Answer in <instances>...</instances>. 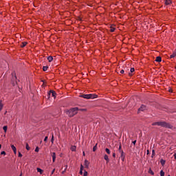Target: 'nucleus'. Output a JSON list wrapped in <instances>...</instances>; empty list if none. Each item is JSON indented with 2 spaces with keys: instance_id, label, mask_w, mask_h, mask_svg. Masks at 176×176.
I'll list each match as a JSON object with an SVG mask.
<instances>
[{
  "instance_id": "nucleus-33",
  "label": "nucleus",
  "mask_w": 176,
  "mask_h": 176,
  "mask_svg": "<svg viewBox=\"0 0 176 176\" xmlns=\"http://www.w3.org/2000/svg\"><path fill=\"white\" fill-rule=\"evenodd\" d=\"M155 156V150H152V157Z\"/></svg>"
},
{
  "instance_id": "nucleus-32",
  "label": "nucleus",
  "mask_w": 176,
  "mask_h": 176,
  "mask_svg": "<svg viewBox=\"0 0 176 176\" xmlns=\"http://www.w3.org/2000/svg\"><path fill=\"white\" fill-rule=\"evenodd\" d=\"M35 152H39V147H36Z\"/></svg>"
},
{
  "instance_id": "nucleus-3",
  "label": "nucleus",
  "mask_w": 176,
  "mask_h": 176,
  "mask_svg": "<svg viewBox=\"0 0 176 176\" xmlns=\"http://www.w3.org/2000/svg\"><path fill=\"white\" fill-rule=\"evenodd\" d=\"M82 98H86L87 100H90L93 98H97V95L96 94H82L80 96Z\"/></svg>"
},
{
  "instance_id": "nucleus-35",
  "label": "nucleus",
  "mask_w": 176,
  "mask_h": 176,
  "mask_svg": "<svg viewBox=\"0 0 176 176\" xmlns=\"http://www.w3.org/2000/svg\"><path fill=\"white\" fill-rule=\"evenodd\" d=\"M67 168H68V166H66V168H65V170H63L62 172V174H64V173H65V170H67Z\"/></svg>"
},
{
  "instance_id": "nucleus-8",
  "label": "nucleus",
  "mask_w": 176,
  "mask_h": 176,
  "mask_svg": "<svg viewBox=\"0 0 176 176\" xmlns=\"http://www.w3.org/2000/svg\"><path fill=\"white\" fill-rule=\"evenodd\" d=\"M134 71H135L134 67L131 68L130 73H129V76H131L133 75L132 74L133 72H134Z\"/></svg>"
},
{
  "instance_id": "nucleus-37",
  "label": "nucleus",
  "mask_w": 176,
  "mask_h": 176,
  "mask_svg": "<svg viewBox=\"0 0 176 176\" xmlns=\"http://www.w3.org/2000/svg\"><path fill=\"white\" fill-rule=\"evenodd\" d=\"M80 170L83 171V165H81V166H80Z\"/></svg>"
},
{
  "instance_id": "nucleus-18",
  "label": "nucleus",
  "mask_w": 176,
  "mask_h": 176,
  "mask_svg": "<svg viewBox=\"0 0 176 176\" xmlns=\"http://www.w3.org/2000/svg\"><path fill=\"white\" fill-rule=\"evenodd\" d=\"M37 172L40 173V174H43V170L41 169V168H37Z\"/></svg>"
},
{
  "instance_id": "nucleus-24",
  "label": "nucleus",
  "mask_w": 176,
  "mask_h": 176,
  "mask_svg": "<svg viewBox=\"0 0 176 176\" xmlns=\"http://www.w3.org/2000/svg\"><path fill=\"white\" fill-rule=\"evenodd\" d=\"M25 148L27 149V151H30V149H31V148H30V146L28 145V143H26Z\"/></svg>"
},
{
  "instance_id": "nucleus-10",
  "label": "nucleus",
  "mask_w": 176,
  "mask_h": 176,
  "mask_svg": "<svg viewBox=\"0 0 176 176\" xmlns=\"http://www.w3.org/2000/svg\"><path fill=\"white\" fill-rule=\"evenodd\" d=\"M89 162L87 161V160H85V166L86 168H89Z\"/></svg>"
},
{
  "instance_id": "nucleus-21",
  "label": "nucleus",
  "mask_w": 176,
  "mask_h": 176,
  "mask_svg": "<svg viewBox=\"0 0 176 176\" xmlns=\"http://www.w3.org/2000/svg\"><path fill=\"white\" fill-rule=\"evenodd\" d=\"M105 152H107L108 155H111V150H109V148H105Z\"/></svg>"
},
{
  "instance_id": "nucleus-4",
  "label": "nucleus",
  "mask_w": 176,
  "mask_h": 176,
  "mask_svg": "<svg viewBox=\"0 0 176 176\" xmlns=\"http://www.w3.org/2000/svg\"><path fill=\"white\" fill-rule=\"evenodd\" d=\"M12 82H13L12 85L14 86H16L17 85V76H16V74L14 73H12Z\"/></svg>"
},
{
  "instance_id": "nucleus-5",
  "label": "nucleus",
  "mask_w": 176,
  "mask_h": 176,
  "mask_svg": "<svg viewBox=\"0 0 176 176\" xmlns=\"http://www.w3.org/2000/svg\"><path fill=\"white\" fill-rule=\"evenodd\" d=\"M144 111H146V106L142 104L138 110V113H140V112H144Z\"/></svg>"
},
{
  "instance_id": "nucleus-28",
  "label": "nucleus",
  "mask_w": 176,
  "mask_h": 176,
  "mask_svg": "<svg viewBox=\"0 0 176 176\" xmlns=\"http://www.w3.org/2000/svg\"><path fill=\"white\" fill-rule=\"evenodd\" d=\"M160 176H164V171H163V170H161L160 171Z\"/></svg>"
},
{
  "instance_id": "nucleus-19",
  "label": "nucleus",
  "mask_w": 176,
  "mask_h": 176,
  "mask_svg": "<svg viewBox=\"0 0 176 176\" xmlns=\"http://www.w3.org/2000/svg\"><path fill=\"white\" fill-rule=\"evenodd\" d=\"M160 163H161L162 166H164V164H166V160H160Z\"/></svg>"
},
{
  "instance_id": "nucleus-9",
  "label": "nucleus",
  "mask_w": 176,
  "mask_h": 176,
  "mask_svg": "<svg viewBox=\"0 0 176 176\" xmlns=\"http://www.w3.org/2000/svg\"><path fill=\"white\" fill-rule=\"evenodd\" d=\"M104 160H106L107 163H109V157H108V155H104Z\"/></svg>"
},
{
  "instance_id": "nucleus-11",
  "label": "nucleus",
  "mask_w": 176,
  "mask_h": 176,
  "mask_svg": "<svg viewBox=\"0 0 176 176\" xmlns=\"http://www.w3.org/2000/svg\"><path fill=\"white\" fill-rule=\"evenodd\" d=\"M155 61H157V63H161V61H162V57H160V56H157V57H156V59H155Z\"/></svg>"
},
{
  "instance_id": "nucleus-15",
  "label": "nucleus",
  "mask_w": 176,
  "mask_h": 176,
  "mask_svg": "<svg viewBox=\"0 0 176 176\" xmlns=\"http://www.w3.org/2000/svg\"><path fill=\"white\" fill-rule=\"evenodd\" d=\"M71 151L75 152V151H76V146H72Z\"/></svg>"
},
{
  "instance_id": "nucleus-16",
  "label": "nucleus",
  "mask_w": 176,
  "mask_h": 176,
  "mask_svg": "<svg viewBox=\"0 0 176 176\" xmlns=\"http://www.w3.org/2000/svg\"><path fill=\"white\" fill-rule=\"evenodd\" d=\"M165 5H171V0H166Z\"/></svg>"
},
{
  "instance_id": "nucleus-50",
  "label": "nucleus",
  "mask_w": 176,
  "mask_h": 176,
  "mask_svg": "<svg viewBox=\"0 0 176 176\" xmlns=\"http://www.w3.org/2000/svg\"><path fill=\"white\" fill-rule=\"evenodd\" d=\"M83 155H84V156H85V152H83Z\"/></svg>"
},
{
  "instance_id": "nucleus-39",
  "label": "nucleus",
  "mask_w": 176,
  "mask_h": 176,
  "mask_svg": "<svg viewBox=\"0 0 176 176\" xmlns=\"http://www.w3.org/2000/svg\"><path fill=\"white\" fill-rule=\"evenodd\" d=\"M47 136H46L45 138H44V141H45V142H46V141H47Z\"/></svg>"
},
{
  "instance_id": "nucleus-40",
  "label": "nucleus",
  "mask_w": 176,
  "mask_h": 176,
  "mask_svg": "<svg viewBox=\"0 0 176 176\" xmlns=\"http://www.w3.org/2000/svg\"><path fill=\"white\" fill-rule=\"evenodd\" d=\"M124 157H121V160H122V162H124Z\"/></svg>"
},
{
  "instance_id": "nucleus-6",
  "label": "nucleus",
  "mask_w": 176,
  "mask_h": 176,
  "mask_svg": "<svg viewBox=\"0 0 176 176\" xmlns=\"http://www.w3.org/2000/svg\"><path fill=\"white\" fill-rule=\"evenodd\" d=\"M52 162L53 163H54L56 162V153H52Z\"/></svg>"
},
{
  "instance_id": "nucleus-42",
  "label": "nucleus",
  "mask_w": 176,
  "mask_h": 176,
  "mask_svg": "<svg viewBox=\"0 0 176 176\" xmlns=\"http://www.w3.org/2000/svg\"><path fill=\"white\" fill-rule=\"evenodd\" d=\"M84 176H87V171H85V172L84 173Z\"/></svg>"
},
{
  "instance_id": "nucleus-43",
  "label": "nucleus",
  "mask_w": 176,
  "mask_h": 176,
  "mask_svg": "<svg viewBox=\"0 0 176 176\" xmlns=\"http://www.w3.org/2000/svg\"><path fill=\"white\" fill-rule=\"evenodd\" d=\"M120 74H124V70L122 69V70L120 71Z\"/></svg>"
},
{
  "instance_id": "nucleus-38",
  "label": "nucleus",
  "mask_w": 176,
  "mask_h": 176,
  "mask_svg": "<svg viewBox=\"0 0 176 176\" xmlns=\"http://www.w3.org/2000/svg\"><path fill=\"white\" fill-rule=\"evenodd\" d=\"M1 155H6V152L2 151V152L1 153Z\"/></svg>"
},
{
  "instance_id": "nucleus-44",
  "label": "nucleus",
  "mask_w": 176,
  "mask_h": 176,
  "mask_svg": "<svg viewBox=\"0 0 176 176\" xmlns=\"http://www.w3.org/2000/svg\"><path fill=\"white\" fill-rule=\"evenodd\" d=\"M113 157H116V154L115 153H113Z\"/></svg>"
},
{
  "instance_id": "nucleus-1",
  "label": "nucleus",
  "mask_w": 176,
  "mask_h": 176,
  "mask_svg": "<svg viewBox=\"0 0 176 176\" xmlns=\"http://www.w3.org/2000/svg\"><path fill=\"white\" fill-rule=\"evenodd\" d=\"M152 126H161V127H166V129H173V126L166 122H153Z\"/></svg>"
},
{
  "instance_id": "nucleus-46",
  "label": "nucleus",
  "mask_w": 176,
  "mask_h": 176,
  "mask_svg": "<svg viewBox=\"0 0 176 176\" xmlns=\"http://www.w3.org/2000/svg\"><path fill=\"white\" fill-rule=\"evenodd\" d=\"M147 155H149V150H147Z\"/></svg>"
},
{
  "instance_id": "nucleus-41",
  "label": "nucleus",
  "mask_w": 176,
  "mask_h": 176,
  "mask_svg": "<svg viewBox=\"0 0 176 176\" xmlns=\"http://www.w3.org/2000/svg\"><path fill=\"white\" fill-rule=\"evenodd\" d=\"M136 142H137V140H135V141L132 142V144H133V145H135Z\"/></svg>"
},
{
  "instance_id": "nucleus-49",
  "label": "nucleus",
  "mask_w": 176,
  "mask_h": 176,
  "mask_svg": "<svg viewBox=\"0 0 176 176\" xmlns=\"http://www.w3.org/2000/svg\"><path fill=\"white\" fill-rule=\"evenodd\" d=\"M1 148H2V145L0 144V149H1Z\"/></svg>"
},
{
  "instance_id": "nucleus-45",
  "label": "nucleus",
  "mask_w": 176,
  "mask_h": 176,
  "mask_svg": "<svg viewBox=\"0 0 176 176\" xmlns=\"http://www.w3.org/2000/svg\"><path fill=\"white\" fill-rule=\"evenodd\" d=\"M80 174L82 175V174H83V170H80Z\"/></svg>"
},
{
  "instance_id": "nucleus-34",
  "label": "nucleus",
  "mask_w": 176,
  "mask_h": 176,
  "mask_svg": "<svg viewBox=\"0 0 176 176\" xmlns=\"http://www.w3.org/2000/svg\"><path fill=\"white\" fill-rule=\"evenodd\" d=\"M19 157H23V155L20 152H19Z\"/></svg>"
},
{
  "instance_id": "nucleus-17",
  "label": "nucleus",
  "mask_w": 176,
  "mask_h": 176,
  "mask_svg": "<svg viewBox=\"0 0 176 176\" xmlns=\"http://www.w3.org/2000/svg\"><path fill=\"white\" fill-rule=\"evenodd\" d=\"M3 109V104L2 103V100H0V111Z\"/></svg>"
},
{
  "instance_id": "nucleus-22",
  "label": "nucleus",
  "mask_w": 176,
  "mask_h": 176,
  "mask_svg": "<svg viewBox=\"0 0 176 176\" xmlns=\"http://www.w3.org/2000/svg\"><path fill=\"white\" fill-rule=\"evenodd\" d=\"M51 142L52 144H54V135H53V134L52 135Z\"/></svg>"
},
{
  "instance_id": "nucleus-20",
  "label": "nucleus",
  "mask_w": 176,
  "mask_h": 176,
  "mask_svg": "<svg viewBox=\"0 0 176 176\" xmlns=\"http://www.w3.org/2000/svg\"><path fill=\"white\" fill-rule=\"evenodd\" d=\"M48 68H49V67H47V66H43V71L46 72V71H47Z\"/></svg>"
},
{
  "instance_id": "nucleus-29",
  "label": "nucleus",
  "mask_w": 176,
  "mask_h": 176,
  "mask_svg": "<svg viewBox=\"0 0 176 176\" xmlns=\"http://www.w3.org/2000/svg\"><path fill=\"white\" fill-rule=\"evenodd\" d=\"M111 32H115V28L111 27Z\"/></svg>"
},
{
  "instance_id": "nucleus-30",
  "label": "nucleus",
  "mask_w": 176,
  "mask_h": 176,
  "mask_svg": "<svg viewBox=\"0 0 176 176\" xmlns=\"http://www.w3.org/2000/svg\"><path fill=\"white\" fill-rule=\"evenodd\" d=\"M118 151H119L120 153L122 152V146L121 145H120Z\"/></svg>"
},
{
  "instance_id": "nucleus-2",
  "label": "nucleus",
  "mask_w": 176,
  "mask_h": 176,
  "mask_svg": "<svg viewBox=\"0 0 176 176\" xmlns=\"http://www.w3.org/2000/svg\"><path fill=\"white\" fill-rule=\"evenodd\" d=\"M78 111H79V108L74 107L66 111V113L69 118H73V116H75L78 113Z\"/></svg>"
},
{
  "instance_id": "nucleus-48",
  "label": "nucleus",
  "mask_w": 176,
  "mask_h": 176,
  "mask_svg": "<svg viewBox=\"0 0 176 176\" xmlns=\"http://www.w3.org/2000/svg\"><path fill=\"white\" fill-rule=\"evenodd\" d=\"M6 113H8V111H6V112H5V115H6Z\"/></svg>"
},
{
  "instance_id": "nucleus-12",
  "label": "nucleus",
  "mask_w": 176,
  "mask_h": 176,
  "mask_svg": "<svg viewBox=\"0 0 176 176\" xmlns=\"http://www.w3.org/2000/svg\"><path fill=\"white\" fill-rule=\"evenodd\" d=\"M50 93H51L52 97H56V91L50 90Z\"/></svg>"
},
{
  "instance_id": "nucleus-31",
  "label": "nucleus",
  "mask_w": 176,
  "mask_h": 176,
  "mask_svg": "<svg viewBox=\"0 0 176 176\" xmlns=\"http://www.w3.org/2000/svg\"><path fill=\"white\" fill-rule=\"evenodd\" d=\"M50 96H52V94L50 92H48L47 94V98H50Z\"/></svg>"
},
{
  "instance_id": "nucleus-51",
  "label": "nucleus",
  "mask_w": 176,
  "mask_h": 176,
  "mask_svg": "<svg viewBox=\"0 0 176 176\" xmlns=\"http://www.w3.org/2000/svg\"><path fill=\"white\" fill-rule=\"evenodd\" d=\"M170 92H171L172 91L171 90H169Z\"/></svg>"
},
{
  "instance_id": "nucleus-26",
  "label": "nucleus",
  "mask_w": 176,
  "mask_h": 176,
  "mask_svg": "<svg viewBox=\"0 0 176 176\" xmlns=\"http://www.w3.org/2000/svg\"><path fill=\"white\" fill-rule=\"evenodd\" d=\"M3 130L5 131V133H6V131H8V126H4L3 127Z\"/></svg>"
},
{
  "instance_id": "nucleus-23",
  "label": "nucleus",
  "mask_w": 176,
  "mask_h": 176,
  "mask_svg": "<svg viewBox=\"0 0 176 176\" xmlns=\"http://www.w3.org/2000/svg\"><path fill=\"white\" fill-rule=\"evenodd\" d=\"M148 173H149V174H151V175H155V173H153V170H152V169H151V168H150L149 170H148Z\"/></svg>"
},
{
  "instance_id": "nucleus-13",
  "label": "nucleus",
  "mask_w": 176,
  "mask_h": 176,
  "mask_svg": "<svg viewBox=\"0 0 176 176\" xmlns=\"http://www.w3.org/2000/svg\"><path fill=\"white\" fill-rule=\"evenodd\" d=\"M47 60H48L49 63H52L53 61V56H48Z\"/></svg>"
},
{
  "instance_id": "nucleus-7",
  "label": "nucleus",
  "mask_w": 176,
  "mask_h": 176,
  "mask_svg": "<svg viewBox=\"0 0 176 176\" xmlns=\"http://www.w3.org/2000/svg\"><path fill=\"white\" fill-rule=\"evenodd\" d=\"M11 148H12L14 153L16 155V146H14V145H13V144H11Z\"/></svg>"
},
{
  "instance_id": "nucleus-27",
  "label": "nucleus",
  "mask_w": 176,
  "mask_h": 176,
  "mask_svg": "<svg viewBox=\"0 0 176 176\" xmlns=\"http://www.w3.org/2000/svg\"><path fill=\"white\" fill-rule=\"evenodd\" d=\"M97 151V144L93 148V152H96Z\"/></svg>"
},
{
  "instance_id": "nucleus-47",
  "label": "nucleus",
  "mask_w": 176,
  "mask_h": 176,
  "mask_svg": "<svg viewBox=\"0 0 176 176\" xmlns=\"http://www.w3.org/2000/svg\"><path fill=\"white\" fill-rule=\"evenodd\" d=\"M54 171H55V169H54V170H52V174H53V173H54Z\"/></svg>"
},
{
  "instance_id": "nucleus-14",
  "label": "nucleus",
  "mask_w": 176,
  "mask_h": 176,
  "mask_svg": "<svg viewBox=\"0 0 176 176\" xmlns=\"http://www.w3.org/2000/svg\"><path fill=\"white\" fill-rule=\"evenodd\" d=\"M27 46V42H23L21 44V47H25Z\"/></svg>"
},
{
  "instance_id": "nucleus-36",
  "label": "nucleus",
  "mask_w": 176,
  "mask_h": 176,
  "mask_svg": "<svg viewBox=\"0 0 176 176\" xmlns=\"http://www.w3.org/2000/svg\"><path fill=\"white\" fill-rule=\"evenodd\" d=\"M78 111H86V109H79L78 108Z\"/></svg>"
},
{
  "instance_id": "nucleus-25",
  "label": "nucleus",
  "mask_w": 176,
  "mask_h": 176,
  "mask_svg": "<svg viewBox=\"0 0 176 176\" xmlns=\"http://www.w3.org/2000/svg\"><path fill=\"white\" fill-rule=\"evenodd\" d=\"M120 153H121L120 157H125L124 152L123 151H122L120 152Z\"/></svg>"
}]
</instances>
